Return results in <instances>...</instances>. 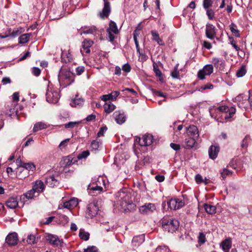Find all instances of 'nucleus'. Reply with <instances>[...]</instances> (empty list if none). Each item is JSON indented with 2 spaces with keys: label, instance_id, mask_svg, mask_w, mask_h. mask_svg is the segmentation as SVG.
Masks as SVG:
<instances>
[{
  "label": "nucleus",
  "instance_id": "58",
  "mask_svg": "<svg viewBox=\"0 0 252 252\" xmlns=\"http://www.w3.org/2000/svg\"><path fill=\"white\" fill-rule=\"evenodd\" d=\"M122 70L126 73H128L131 70V66L128 63H126L122 66Z\"/></svg>",
  "mask_w": 252,
  "mask_h": 252
},
{
  "label": "nucleus",
  "instance_id": "26",
  "mask_svg": "<svg viewBox=\"0 0 252 252\" xmlns=\"http://www.w3.org/2000/svg\"><path fill=\"white\" fill-rule=\"evenodd\" d=\"M187 133L189 137L198 138L199 136L198 129L196 126L193 125L189 126L187 128Z\"/></svg>",
  "mask_w": 252,
  "mask_h": 252
},
{
  "label": "nucleus",
  "instance_id": "47",
  "mask_svg": "<svg viewBox=\"0 0 252 252\" xmlns=\"http://www.w3.org/2000/svg\"><path fill=\"white\" fill-rule=\"evenodd\" d=\"M69 140V138H67L62 141L59 145V148H60V149L63 150V149H65V148L67 146Z\"/></svg>",
  "mask_w": 252,
  "mask_h": 252
},
{
  "label": "nucleus",
  "instance_id": "13",
  "mask_svg": "<svg viewBox=\"0 0 252 252\" xmlns=\"http://www.w3.org/2000/svg\"><path fill=\"white\" fill-rule=\"evenodd\" d=\"M104 1V7L102 10L99 13V16L101 19L107 18L111 12L110 4L108 0H103Z\"/></svg>",
  "mask_w": 252,
  "mask_h": 252
},
{
  "label": "nucleus",
  "instance_id": "12",
  "mask_svg": "<svg viewBox=\"0 0 252 252\" xmlns=\"http://www.w3.org/2000/svg\"><path fill=\"white\" fill-rule=\"evenodd\" d=\"M78 199L74 198L67 201H63V203H61L59 205V209H62L63 208H65L68 210H71L75 207L78 205Z\"/></svg>",
  "mask_w": 252,
  "mask_h": 252
},
{
  "label": "nucleus",
  "instance_id": "52",
  "mask_svg": "<svg viewBox=\"0 0 252 252\" xmlns=\"http://www.w3.org/2000/svg\"><path fill=\"white\" fill-rule=\"evenodd\" d=\"M212 3V0H203V7L205 9H209V7H211Z\"/></svg>",
  "mask_w": 252,
  "mask_h": 252
},
{
  "label": "nucleus",
  "instance_id": "64",
  "mask_svg": "<svg viewBox=\"0 0 252 252\" xmlns=\"http://www.w3.org/2000/svg\"><path fill=\"white\" fill-rule=\"evenodd\" d=\"M12 99L13 101L17 102L19 99V94L18 92H15L12 95Z\"/></svg>",
  "mask_w": 252,
  "mask_h": 252
},
{
  "label": "nucleus",
  "instance_id": "10",
  "mask_svg": "<svg viewBox=\"0 0 252 252\" xmlns=\"http://www.w3.org/2000/svg\"><path fill=\"white\" fill-rule=\"evenodd\" d=\"M99 210V207L97 202L93 201L90 202L87 206V216L88 218H92L95 216Z\"/></svg>",
  "mask_w": 252,
  "mask_h": 252
},
{
  "label": "nucleus",
  "instance_id": "40",
  "mask_svg": "<svg viewBox=\"0 0 252 252\" xmlns=\"http://www.w3.org/2000/svg\"><path fill=\"white\" fill-rule=\"evenodd\" d=\"M204 208L206 212L209 214H213L216 213V208L214 205L205 204L204 205Z\"/></svg>",
  "mask_w": 252,
  "mask_h": 252
},
{
  "label": "nucleus",
  "instance_id": "63",
  "mask_svg": "<svg viewBox=\"0 0 252 252\" xmlns=\"http://www.w3.org/2000/svg\"><path fill=\"white\" fill-rule=\"evenodd\" d=\"M95 117H96V116H95V115H94V114H91V115H88L86 118L85 120L87 122H91V121L94 120L95 119Z\"/></svg>",
  "mask_w": 252,
  "mask_h": 252
},
{
  "label": "nucleus",
  "instance_id": "2",
  "mask_svg": "<svg viewBox=\"0 0 252 252\" xmlns=\"http://www.w3.org/2000/svg\"><path fill=\"white\" fill-rule=\"evenodd\" d=\"M73 74L68 67H62L58 75V80L60 84L68 86L73 81Z\"/></svg>",
  "mask_w": 252,
  "mask_h": 252
},
{
  "label": "nucleus",
  "instance_id": "20",
  "mask_svg": "<svg viewBox=\"0 0 252 252\" xmlns=\"http://www.w3.org/2000/svg\"><path fill=\"white\" fill-rule=\"evenodd\" d=\"M88 190L89 194H90L92 196L96 195L97 194L100 193L103 190V188L96 185H90L88 186Z\"/></svg>",
  "mask_w": 252,
  "mask_h": 252
},
{
  "label": "nucleus",
  "instance_id": "3",
  "mask_svg": "<svg viewBox=\"0 0 252 252\" xmlns=\"http://www.w3.org/2000/svg\"><path fill=\"white\" fill-rule=\"evenodd\" d=\"M59 89L54 87L52 84H49L46 93V99L48 102L56 103L60 99Z\"/></svg>",
  "mask_w": 252,
  "mask_h": 252
},
{
  "label": "nucleus",
  "instance_id": "9",
  "mask_svg": "<svg viewBox=\"0 0 252 252\" xmlns=\"http://www.w3.org/2000/svg\"><path fill=\"white\" fill-rule=\"evenodd\" d=\"M45 239L47 242L54 247H62L63 245V240L60 239L58 236L51 234H47Z\"/></svg>",
  "mask_w": 252,
  "mask_h": 252
},
{
  "label": "nucleus",
  "instance_id": "11",
  "mask_svg": "<svg viewBox=\"0 0 252 252\" xmlns=\"http://www.w3.org/2000/svg\"><path fill=\"white\" fill-rule=\"evenodd\" d=\"M213 66L212 64H207L198 72L197 76L200 80L205 79V76L210 75L213 72Z\"/></svg>",
  "mask_w": 252,
  "mask_h": 252
},
{
  "label": "nucleus",
  "instance_id": "59",
  "mask_svg": "<svg viewBox=\"0 0 252 252\" xmlns=\"http://www.w3.org/2000/svg\"><path fill=\"white\" fill-rule=\"evenodd\" d=\"M97 248L94 246H90L84 250V252H97Z\"/></svg>",
  "mask_w": 252,
  "mask_h": 252
},
{
  "label": "nucleus",
  "instance_id": "45",
  "mask_svg": "<svg viewBox=\"0 0 252 252\" xmlns=\"http://www.w3.org/2000/svg\"><path fill=\"white\" fill-rule=\"evenodd\" d=\"M101 143L96 140H93L91 145V148L92 150L96 151L98 149Z\"/></svg>",
  "mask_w": 252,
  "mask_h": 252
},
{
  "label": "nucleus",
  "instance_id": "21",
  "mask_svg": "<svg viewBox=\"0 0 252 252\" xmlns=\"http://www.w3.org/2000/svg\"><path fill=\"white\" fill-rule=\"evenodd\" d=\"M45 186L42 181L37 180L32 185V189L37 193V195L44 190Z\"/></svg>",
  "mask_w": 252,
  "mask_h": 252
},
{
  "label": "nucleus",
  "instance_id": "28",
  "mask_svg": "<svg viewBox=\"0 0 252 252\" xmlns=\"http://www.w3.org/2000/svg\"><path fill=\"white\" fill-rule=\"evenodd\" d=\"M145 241V236L144 235H140L135 236L132 240V244L133 247H136L142 244Z\"/></svg>",
  "mask_w": 252,
  "mask_h": 252
},
{
  "label": "nucleus",
  "instance_id": "18",
  "mask_svg": "<svg viewBox=\"0 0 252 252\" xmlns=\"http://www.w3.org/2000/svg\"><path fill=\"white\" fill-rule=\"evenodd\" d=\"M18 235L14 232L9 234L5 238V242L9 246H14L18 243Z\"/></svg>",
  "mask_w": 252,
  "mask_h": 252
},
{
  "label": "nucleus",
  "instance_id": "36",
  "mask_svg": "<svg viewBox=\"0 0 252 252\" xmlns=\"http://www.w3.org/2000/svg\"><path fill=\"white\" fill-rule=\"evenodd\" d=\"M104 111L109 114L116 109V106L110 102H105L103 105Z\"/></svg>",
  "mask_w": 252,
  "mask_h": 252
},
{
  "label": "nucleus",
  "instance_id": "29",
  "mask_svg": "<svg viewBox=\"0 0 252 252\" xmlns=\"http://www.w3.org/2000/svg\"><path fill=\"white\" fill-rule=\"evenodd\" d=\"M232 242L230 238L226 239L223 241L220 245L222 250L224 252H229L231 247Z\"/></svg>",
  "mask_w": 252,
  "mask_h": 252
},
{
  "label": "nucleus",
  "instance_id": "62",
  "mask_svg": "<svg viewBox=\"0 0 252 252\" xmlns=\"http://www.w3.org/2000/svg\"><path fill=\"white\" fill-rule=\"evenodd\" d=\"M107 130V127L106 126L101 127L100 130L97 133V136L100 137L103 135V133L106 131Z\"/></svg>",
  "mask_w": 252,
  "mask_h": 252
},
{
  "label": "nucleus",
  "instance_id": "43",
  "mask_svg": "<svg viewBox=\"0 0 252 252\" xmlns=\"http://www.w3.org/2000/svg\"><path fill=\"white\" fill-rule=\"evenodd\" d=\"M230 30L232 34L236 37H239L240 34L239 31L237 29V26L234 23H231L230 25Z\"/></svg>",
  "mask_w": 252,
  "mask_h": 252
},
{
  "label": "nucleus",
  "instance_id": "8",
  "mask_svg": "<svg viewBox=\"0 0 252 252\" xmlns=\"http://www.w3.org/2000/svg\"><path fill=\"white\" fill-rule=\"evenodd\" d=\"M135 142L138 143L141 147L148 146L153 143V136L151 134H147L143 135L142 138L136 137Z\"/></svg>",
  "mask_w": 252,
  "mask_h": 252
},
{
  "label": "nucleus",
  "instance_id": "49",
  "mask_svg": "<svg viewBox=\"0 0 252 252\" xmlns=\"http://www.w3.org/2000/svg\"><path fill=\"white\" fill-rule=\"evenodd\" d=\"M79 124V122H70L65 125V127L66 128H73L78 126Z\"/></svg>",
  "mask_w": 252,
  "mask_h": 252
},
{
  "label": "nucleus",
  "instance_id": "48",
  "mask_svg": "<svg viewBox=\"0 0 252 252\" xmlns=\"http://www.w3.org/2000/svg\"><path fill=\"white\" fill-rule=\"evenodd\" d=\"M90 155V152L89 151H83L78 155L77 158L79 159H82L83 158H87Z\"/></svg>",
  "mask_w": 252,
  "mask_h": 252
},
{
  "label": "nucleus",
  "instance_id": "39",
  "mask_svg": "<svg viewBox=\"0 0 252 252\" xmlns=\"http://www.w3.org/2000/svg\"><path fill=\"white\" fill-rule=\"evenodd\" d=\"M31 35V33H25L21 35L19 38V42L20 44H24L28 42Z\"/></svg>",
  "mask_w": 252,
  "mask_h": 252
},
{
  "label": "nucleus",
  "instance_id": "42",
  "mask_svg": "<svg viewBox=\"0 0 252 252\" xmlns=\"http://www.w3.org/2000/svg\"><path fill=\"white\" fill-rule=\"evenodd\" d=\"M79 236L81 239L87 241L89 239L90 234L88 232L85 231L84 229H81L79 231Z\"/></svg>",
  "mask_w": 252,
  "mask_h": 252
},
{
  "label": "nucleus",
  "instance_id": "56",
  "mask_svg": "<svg viewBox=\"0 0 252 252\" xmlns=\"http://www.w3.org/2000/svg\"><path fill=\"white\" fill-rule=\"evenodd\" d=\"M213 88V85L211 84L208 83L206 85L201 86L199 89H198V91H201L202 90H205L206 89H212Z\"/></svg>",
  "mask_w": 252,
  "mask_h": 252
},
{
  "label": "nucleus",
  "instance_id": "6",
  "mask_svg": "<svg viewBox=\"0 0 252 252\" xmlns=\"http://www.w3.org/2000/svg\"><path fill=\"white\" fill-rule=\"evenodd\" d=\"M108 38L111 42H112L116 38V34L119 33V31L117 24L113 21L109 23V27L106 30Z\"/></svg>",
  "mask_w": 252,
  "mask_h": 252
},
{
  "label": "nucleus",
  "instance_id": "14",
  "mask_svg": "<svg viewBox=\"0 0 252 252\" xmlns=\"http://www.w3.org/2000/svg\"><path fill=\"white\" fill-rule=\"evenodd\" d=\"M167 204L171 209L177 210L183 207L185 203L179 199H171L167 202Z\"/></svg>",
  "mask_w": 252,
  "mask_h": 252
},
{
  "label": "nucleus",
  "instance_id": "4",
  "mask_svg": "<svg viewBox=\"0 0 252 252\" xmlns=\"http://www.w3.org/2000/svg\"><path fill=\"white\" fill-rule=\"evenodd\" d=\"M161 224L163 228L169 232H175L179 226V223L176 220L168 217H164L161 220Z\"/></svg>",
  "mask_w": 252,
  "mask_h": 252
},
{
  "label": "nucleus",
  "instance_id": "34",
  "mask_svg": "<svg viewBox=\"0 0 252 252\" xmlns=\"http://www.w3.org/2000/svg\"><path fill=\"white\" fill-rule=\"evenodd\" d=\"M48 127V125L46 123L39 122L35 123L33 128V132H36L43 129H45Z\"/></svg>",
  "mask_w": 252,
  "mask_h": 252
},
{
  "label": "nucleus",
  "instance_id": "7",
  "mask_svg": "<svg viewBox=\"0 0 252 252\" xmlns=\"http://www.w3.org/2000/svg\"><path fill=\"white\" fill-rule=\"evenodd\" d=\"M233 102L237 103L241 109L247 110L248 109V98L244 94H239L233 99Z\"/></svg>",
  "mask_w": 252,
  "mask_h": 252
},
{
  "label": "nucleus",
  "instance_id": "17",
  "mask_svg": "<svg viewBox=\"0 0 252 252\" xmlns=\"http://www.w3.org/2000/svg\"><path fill=\"white\" fill-rule=\"evenodd\" d=\"M113 116L116 122L119 125L123 124L126 121V116L124 113L120 111H115L113 113Z\"/></svg>",
  "mask_w": 252,
  "mask_h": 252
},
{
  "label": "nucleus",
  "instance_id": "19",
  "mask_svg": "<svg viewBox=\"0 0 252 252\" xmlns=\"http://www.w3.org/2000/svg\"><path fill=\"white\" fill-rule=\"evenodd\" d=\"M120 94V93L119 91H113L110 94L102 95L100 98L104 101L107 100L115 101L117 99V97Z\"/></svg>",
  "mask_w": 252,
  "mask_h": 252
},
{
  "label": "nucleus",
  "instance_id": "57",
  "mask_svg": "<svg viewBox=\"0 0 252 252\" xmlns=\"http://www.w3.org/2000/svg\"><path fill=\"white\" fill-rule=\"evenodd\" d=\"M195 180L197 184H200L203 183V178L200 174H197L195 176Z\"/></svg>",
  "mask_w": 252,
  "mask_h": 252
},
{
  "label": "nucleus",
  "instance_id": "22",
  "mask_svg": "<svg viewBox=\"0 0 252 252\" xmlns=\"http://www.w3.org/2000/svg\"><path fill=\"white\" fill-rule=\"evenodd\" d=\"M84 103V99L78 94H76L70 102V105L73 107H82Z\"/></svg>",
  "mask_w": 252,
  "mask_h": 252
},
{
  "label": "nucleus",
  "instance_id": "16",
  "mask_svg": "<svg viewBox=\"0 0 252 252\" xmlns=\"http://www.w3.org/2000/svg\"><path fill=\"white\" fill-rule=\"evenodd\" d=\"M206 36L207 38L213 39L216 35V28L212 24L206 25L205 30Z\"/></svg>",
  "mask_w": 252,
  "mask_h": 252
},
{
  "label": "nucleus",
  "instance_id": "51",
  "mask_svg": "<svg viewBox=\"0 0 252 252\" xmlns=\"http://www.w3.org/2000/svg\"><path fill=\"white\" fill-rule=\"evenodd\" d=\"M21 31H20V30L18 29H14L12 32H10L9 31V33L8 35H10V36H12L13 37H15L19 35L21 33Z\"/></svg>",
  "mask_w": 252,
  "mask_h": 252
},
{
  "label": "nucleus",
  "instance_id": "1",
  "mask_svg": "<svg viewBox=\"0 0 252 252\" xmlns=\"http://www.w3.org/2000/svg\"><path fill=\"white\" fill-rule=\"evenodd\" d=\"M116 206L125 211L130 210L135 206L129 193L121 190L116 194Z\"/></svg>",
  "mask_w": 252,
  "mask_h": 252
},
{
  "label": "nucleus",
  "instance_id": "53",
  "mask_svg": "<svg viewBox=\"0 0 252 252\" xmlns=\"http://www.w3.org/2000/svg\"><path fill=\"white\" fill-rule=\"evenodd\" d=\"M231 174V172L227 169H223L220 172L221 177L222 179H224L225 177Z\"/></svg>",
  "mask_w": 252,
  "mask_h": 252
},
{
  "label": "nucleus",
  "instance_id": "55",
  "mask_svg": "<svg viewBox=\"0 0 252 252\" xmlns=\"http://www.w3.org/2000/svg\"><path fill=\"white\" fill-rule=\"evenodd\" d=\"M246 73V69L244 67H242L237 71L236 75L238 77H241L245 75Z\"/></svg>",
  "mask_w": 252,
  "mask_h": 252
},
{
  "label": "nucleus",
  "instance_id": "54",
  "mask_svg": "<svg viewBox=\"0 0 252 252\" xmlns=\"http://www.w3.org/2000/svg\"><path fill=\"white\" fill-rule=\"evenodd\" d=\"M206 242V237L205 234L202 232H200L198 236V242L201 244Z\"/></svg>",
  "mask_w": 252,
  "mask_h": 252
},
{
  "label": "nucleus",
  "instance_id": "23",
  "mask_svg": "<svg viewBox=\"0 0 252 252\" xmlns=\"http://www.w3.org/2000/svg\"><path fill=\"white\" fill-rule=\"evenodd\" d=\"M16 162L19 167H22L27 170L32 171H33L35 170V166L32 163H23L21 160L19 159H17Z\"/></svg>",
  "mask_w": 252,
  "mask_h": 252
},
{
  "label": "nucleus",
  "instance_id": "61",
  "mask_svg": "<svg viewBox=\"0 0 252 252\" xmlns=\"http://www.w3.org/2000/svg\"><path fill=\"white\" fill-rule=\"evenodd\" d=\"M32 73L36 76H38L40 75L41 70L38 67H33L32 69Z\"/></svg>",
  "mask_w": 252,
  "mask_h": 252
},
{
  "label": "nucleus",
  "instance_id": "37",
  "mask_svg": "<svg viewBox=\"0 0 252 252\" xmlns=\"http://www.w3.org/2000/svg\"><path fill=\"white\" fill-rule=\"evenodd\" d=\"M62 60L63 62L67 63L70 62L72 59V56L69 51H63L61 55Z\"/></svg>",
  "mask_w": 252,
  "mask_h": 252
},
{
  "label": "nucleus",
  "instance_id": "25",
  "mask_svg": "<svg viewBox=\"0 0 252 252\" xmlns=\"http://www.w3.org/2000/svg\"><path fill=\"white\" fill-rule=\"evenodd\" d=\"M212 63L217 69L222 70L224 68L225 61L222 59L213 58Z\"/></svg>",
  "mask_w": 252,
  "mask_h": 252
},
{
  "label": "nucleus",
  "instance_id": "31",
  "mask_svg": "<svg viewBox=\"0 0 252 252\" xmlns=\"http://www.w3.org/2000/svg\"><path fill=\"white\" fill-rule=\"evenodd\" d=\"M46 183L49 187L53 188L58 185L59 181L53 176H51L46 178Z\"/></svg>",
  "mask_w": 252,
  "mask_h": 252
},
{
  "label": "nucleus",
  "instance_id": "38",
  "mask_svg": "<svg viewBox=\"0 0 252 252\" xmlns=\"http://www.w3.org/2000/svg\"><path fill=\"white\" fill-rule=\"evenodd\" d=\"M76 160L73 161V159L69 157H65L63 158V160L62 161V165H64V167H66L67 166H69L72 164H73Z\"/></svg>",
  "mask_w": 252,
  "mask_h": 252
},
{
  "label": "nucleus",
  "instance_id": "30",
  "mask_svg": "<svg viewBox=\"0 0 252 252\" xmlns=\"http://www.w3.org/2000/svg\"><path fill=\"white\" fill-rule=\"evenodd\" d=\"M196 138L193 137H189L185 139V148L186 149H190L195 146L196 144L195 139Z\"/></svg>",
  "mask_w": 252,
  "mask_h": 252
},
{
  "label": "nucleus",
  "instance_id": "46",
  "mask_svg": "<svg viewBox=\"0 0 252 252\" xmlns=\"http://www.w3.org/2000/svg\"><path fill=\"white\" fill-rule=\"evenodd\" d=\"M37 239H36L34 235L30 234L28 235L27 242L29 244H33L37 243Z\"/></svg>",
  "mask_w": 252,
  "mask_h": 252
},
{
  "label": "nucleus",
  "instance_id": "50",
  "mask_svg": "<svg viewBox=\"0 0 252 252\" xmlns=\"http://www.w3.org/2000/svg\"><path fill=\"white\" fill-rule=\"evenodd\" d=\"M178 64H177L175 67L174 70L171 72V75L173 78H177L178 77L179 72L178 69Z\"/></svg>",
  "mask_w": 252,
  "mask_h": 252
},
{
  "label": "nucleus",
  "instance_id": "5",
  "mask_svg": "<svg viewBox=\"0 0 252 252\" xmlns=\"http://www.w3.org/2000/svg\"><path fill=\"white\" fill-rule=\"evenodd\" d=\"M217 111L221 113L222 119L224 118L227 120L232 117L236 112V109L234 107L229 108L226 106H220L217 108Z\"/></svg>",
  "mask_w": 252,
  "mask_h": 252
},
{
  "label": "nucleus",
  "instance_id": "35",
  "mask_svg": "<svg viewBox=\"0 0 252 252\" xmlns=\"http://www.w3.org/2000/svg\"><path fill=\"white\" fill-rule=\"evenodd\" d=\"M38 195L37 193L32 189L22 195L21 199H24L25 198H26L28 199H31Z\"/></svg>",
  "mask_w": 252,
  "mask_h": 252
},
{
  "label": "nucleus",
  "instance_id": "33",
  "mask_svg": "<svg viewBox=\"0 0 252 252\" xmlns=\"http://www.w3.org/2000/svg\"><path fill=\"white\" fill-rule=\"evenodd\" d=\"M151 34L152 35V39L157 42L158 45H163L164 44V43L160 38L159 34L156 31H152Z\"/></svg>",
  "mask_w": 252,
  "mask_h": 252
},
{
  "label": "nucleus",
  "instance_id": "60",
  "mask_svg": "<svg viewBox=\"0 0 252 252\" xmlns=\"http://www.w3.org/2000/svg\"><path fill=\"white\" fill-rule=\"evenodd\" d=\"M207 15L209 19H212L214 16V12L212 9H206Z\"/></svg>",
  "mask_w": 252,
  "mask_h": 252
},
{
  "label": "nucleus",
  "instance_id": "44",
  "mask_svg": "<svg viewBox=\"0 0 252 252\" xmlns=\"http://www.w3.org/2000/svg\"><path fill=\"white\" fill-rule=\"evenodd\" d=\"M251 139L249 136H246L243 140L241 146L242 148L246 149L248 147Z\"/></svg>",
  "mask_w": 252,
  "mask_h": 252
},
{
  "label": "nucleus",
  "instance_id": "27",
  "mask_svg": "<svg viewBox=\"0 0 252 252\" xmlns=\"http://www.w3.org/2000/svg\"><path fill=\"white\" fill-rule=\"evenodd\" d=\"M94 42L92 40H87L85 39L83 42H82V48L83 49V50L82 49L81 50V52L82 53V54L84 53V52H85L86 53H89L90 52V47L92 46Z\"/></svg>",
  "mask_w": 252,
  "mask_h": 252
},
{
  "label": "nucleus",
  "instance_id": "41",
  "mask_svg": "<svg viewBox=\"0 0 252 252\" xmlns=\"http://www.w3.org/2000/svg\"><path fill=\"white\" fill-rule=\"evenodd\" d=\"M97 29L95 27H91L87 28L80 33L81 34H95L97 32Z\"/></svg>",
  "mask_w": 252,
  "mask_h": 252
},
{
  "label": "nucleus",
  "instance_id": "15",
  "mask_svg": "<svg viewBox=\"0 0 252 252\" xmlns=\"http://www.w3.org/2000/svg\"><path fill=\"white\" fill-rule=\"evenodd\" d=\"M156 209L155 204L152 203H147L141 206L139 209V212L143 214H146L153 212Z\"/></svg>",
  "mask_w": 252,
  "mask_h": 252
},
{
  "label": "nucleus",
  "instance_id": "32",
  "mask_svg": "<svg viewBox=\"0 0 252 252\" xmlns=\"http://www.w3.org/2000/svg\"><path fill=\"white\" fill-rule=\"evenodd\" d=\"M17 199L15 198L12 197L9 198L6 202V206L10 209H15L18 206Z\"/></svg>",
  "mask_w": 252,
  "mask_h": 252
},
{
  "label": "nucleus",
  "instance_id": "24",
  "mask_svg": "<svg viewBox=\"0 0 252 252\" xmlns=\"http://www.w3.org/2000/svg\"><path fill=\"white\" fill-rule=\"evenodd\" d=\"M220 151V147L217 145H212L210 147L208 153L210 158L215 159L217 158Z\"/></svg>",
  "mask_w": 252,
  "mask_h": 252
}]
</instances>
